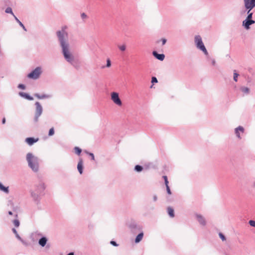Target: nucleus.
Listing matches in <instances>:
<instances>
[{
  "mask_svg": "<svg viewBox=\"0 0 255 255\" xmlns=\"http://www.w3.org/2000/svg\"><path fill=\"white\" fill-rule=\"evenodd\" d=\"M67 28L68 26L67 25H64L61 27L60 30L57 31L56 34L62 47L64 58L68 62H71L73 60V57L69 51Z\"/></svg>",
  "mask_w": 255,
  "mask_h": 255,
  "instance_id": "1",
  "label": "nucleus"
},
{
  "mask_svg": "<svg viewBox=\"0 0 255 255\" xmlns=\"http://www.w3.org/2000/svg\"><path fill=\"white\" fill-rule=\"evenodd\" d=\"M26 159L29 166L34 171H37L38 168L37 160L31 153H28L26 155Z\"/></svg>",
  "mask_w": 255,
  "mask_h": 255,
  "instance_id": "2",
  "label": "nucleus"
},
{
  "mask_svg": "<svg viewBox=\"0 0 255 255\" xmlns=\"http://www.w3.org/2000/svg\"><path fill=\"white\" fill-rule=\"evenodd\" d=\"M195 42L197 47L201 50L206 55L208 54V52L202 42L201 37L199 35H197L195 37Z\"/></svg>",
  "mask_w": 255,
  "mask_h": 255,
  "instance_id": "3",
  "label": "nucleus"
},
{
  "mask_svg": "<svg viewBox=\"0 0 255 255\" xmlns=\"http://www.w3.org/2000/svg\"><path fill=\"white\" fill-rule=\"evenodd\" d=\"M41 73V68L37 67L33 71L30 72L27 77L30 79H36L39 78Z\"/></svg>",
  "mask_w": 255,
  "mask_h": 255,
  "instance_id": "4",
  "label": "nucleus"
},
{
  "mask_svg": "<svg viewBox=\"0 0 255 255\" xmlns=\"http://www.w3.org/2000/svg\"><path fill=\"white\" fill-rule=\"evenodd\" d=\"M112 101L117 106H121L122 102L121 100L119 94L117 92H113L111 94Z\"/></svg>",
  "mask_w": 255,
  "mask_h": 255,
  "instance_id": "5",
  "label": "nucleus"
},
{
  "mask_svg": "<svg viewBox=\"0 0 255 255\" xmlns=\"http://www.w3.org/2000/svg\"><path fill=\"white\" fill-rule=\"evenodd\" d=\"M36 111L34 120L36 122H38V118L42 114V107L39 102H36Z\"/></svg>",
  "mask_w": 255,
  "mask_h": 255,
  "instance_id": "6",
  "label": "nucleus"
},
{
  "mask_svg": "<svg viewBox=\"0 0 255 255\" xmlns=\"http://www.w3.org/2000/svg\"><path fill=\"white\" fill-rule=\"evenodd\" d=\"M245 7L249 9L248 13L255 7V0H244Z\"/></svg>",
  "mask_w": 255,
  "mask_h": 255,
  "instance_id": "7",
  "label": "nucleus"
},
{
  "mask_svg": "<svg viewBox=\"0 0 255 255\" xmlns=\"http://www.w3.org/2000/svg\"><path fill=\"white\" fill-rule=\"evenodd\" d=\"M38 140H39L38 138H34L33 137H27L25 139V141L28 145H31L34 143L38 141Z\"/></svg>",
  "mask_w": 255,
  "mask_h": 255,
  "instance_id": "8",
  "label": "nucleus"
},
{
  "mask_svg": "<svg viewBox=\"0 0 255 255\" xmlns=\"http://www.w3.org/2000/svg\"><path fill=\"white\" fill-rule=\"evenodd\" d=\"M244 128L241 126L236 128V130H235L236 134L237 136L239 138H241L240 134L241 133L243 134L244 133Z\"/></svg>",
  "mask_w": 255,
  "mask_h": 255,
  "instance_id": "9",
  "label": "nucleus"
},
{
  "mask_svg": "<svg viewBox=\"0 0 255 255\" xmlns=\"http://www.w3.org/2000/svg\"><path fill=\"white\" fill-rule=\"evenodd\" d=\"M255 22V21L253 20H245L243 21V25L246 29H248L250 28L249 26Z\"/></svg>",
  "mask_w": 255,
  "mask_h": 255,
  "instance_id": "10",
  "label": "nucleus"
},
{
  "mask_svg": "<svg viewBox=\"0 0 255 255\" xmlns=\"http://www.w3.org/2000/svg\"><path fill=\"white\" fill-rule=\"evenodd\" d=\"M198 222L202 225L204 226L206 224V221L205 219L201 215L197 214L196 215Z\"/></svg>",
  "mask_w": 255,
  "mask_h": 255,
  "instance_id": "11",
  "label": "nucleus"
},
{
  "mask_svg": "<svg viewBox=\"0 0 255 255\" xmlns=\"http://www.w3.org/2000/svg\"><path fill=\"white\" fill-rule=\"evenodd\" d=\"M83 160L81 158L79 159V161L77 165V169L81 174L83 173Z\"/></svg>",
  "mask_w": 255,
  "mask_h": 255,
  "instance_id": "12",
  "label": "nucleus"
},
{
  "mask_svg": "<svg viewBox=\"0 0 255 255\" xmlns=\"http://www.w3.org/2000/svg\"><path fill=\"white\" fill-rule=\"evenodd\" d=\"M153 55L158 60L162 61L165 57V56L163 54H158L156 51L153 52Z\"/></svg>",
  "mask_w": 255,
  "mask_h": 255,
  "instance_id": "13",
  "label": "nucleus"
},
{
  "mask_svg": "<svg viewBox=\"0 0 255 255\" xmlns=\"http://www.w3.org/2000/svg\"><path fill=\"white\" fill-rule=\"evenodd\" d=\"M47 239L45 237H43L41 238L39 241V244L40 245H41L42 247L45 246V245L46 244Z\"/></svg>",
  "mask_w": 255,
  "mask_h": 255,
  "instance_id": "14",
  "label": "nucleus"
},
{
  "mask_svg": "<svg viewBox=\"0 0 255 255\" xmlns=\"http://www.w3.org/2000/svg\"><path fill=\"white\" fill-rule=\"evenodd\" d=\"M143 233H141L140 234H139L137 237H136L135 238V242L136 243H139L143 238Z\"/></svg>",
  "mask_w": 255,
  "mask_h": 255,
  "instance_id": "15",
  "label": "nucleus"
},
{
  "mask_svg": "<svg viewBox=\"0 0 255 255\" xmlns=\"http://www.w3.org/2000/svg\"><path fill=\"white\" fill-rule=\"evenodd\" d=\"M167 211H168V215L171 217L173 218L174 217V210L172 208L168 207L167 208Z\"/></svg>",
  "mask_w": 255,
  "mask_h": 255,
  "instance_id": "16",
  "label": "nucleus"
},
{
  "mask_svg": "<svg viewBox=\"0 0 255 255\" xmlns=\"http://www.w3.org/2000/svg\"><path fill=\"white\" fill-rule=\"evenodd\" d=\"M14 19L16 20V21L18 23V24L20 25L21 27H22V28L25 30L26 31V29L24 26V25L19 21V20L15 16V15H14Z\"/></svg>",
  "mask_w": 255,
  "mask_h": 255,
  "instance_id": "17",
  "label": "nucleus"
},
{
  "mask_svg": "<svg viewBox=\"0 0 255 255\" xmlns=\"http://www.w3.org/2000/svg\"><path fill=\"white\" fill-rule=\"evenodd\" d=\"M35 96L38 99H39L47 98L49 97V96L48 95H39V94H35Z\"/></svg>",
  "mask_w": 255,
  "mask_h": 255,
  "instance_id": "18",
  "label": "nucleus"
},
{
  "mask_svg": "<svg viewBox=\"0 0 255 255\" xmlns=\"http://www.w3.org/2000/svg\"><path fill=\"white\" fill-rule=\"evenodd\" d=\"M20 95L24 97H25V98L28 99V100H31L33 99V98L32 97H30L29 96H28L27 94L26 93H20Z\"/></svg>",
  "mask_w": 255,
  "mask_h": 255,
  "instance_id": "19",
  "label": "nucleus"
},
{
  "mask_svg": "<svg viewBox=\"0 0 255 255\" xmlns=\"http://www.w3.org/2000/svg\"><path fill=\"white\" fill-rule=\"evenodd\" d=\"M241 91L246 94H248L250 91V89L248 87H243L241 88Z\"/></svg>",
  "mask_w": 255,
  "mask_h": 255,
  "instance_id": "20",
  "label": "nucleus"
},
{
  "mask_svg": "<svg viewBox=\"0 0 255 255\" xmlns=\"http://www.w3.org/2000/svg\"><path fill=\"white\" fill-rule=\"evenodd\" d=\"M0 189L5 192L7 193L8 190V188L4 187L1 183H0Z\"/></svg>",
  "mask_w": 255,
  "mask_h": 255,
  "instance_id": "21",
  "label": "nucleus"
},
{
  "mask_svg": "<svg viewBox=\"0 0 255 255\" xmlns=\"http://www.w3.org/2000/svg\"><path fill=\"white\" fill-rule=\"evenodd\" d=\"M5 12H6V13H10V14H11L13 16H14V15H15L13 14V12H12V9H11L10 7H7V8H6V9H5Z\"/></svg>",
  "mask_w": 255,
  "mask_h": 255,
  "instance_id": "22",
  "label": "nucleus"
},
{
  "mask_svg": "<svg viewBox=\"0 0 255 255\" xmlns=\"http://www.w3.org/2000/svg\"><path fill=\"white\" fill-rule=\"evenodd\" d=\"M75 152L78 155H80L81 152V149L78 147H75L74 148Z\"/></svg>",
  "mask_w": 255,
  "mask_h": 255,
  "instance_id": "23",
  "label": "nucleus"
},
{
  "mask_svg": "<svg viewBox=\"0 0 255 255\" xmlns=\"http://www.w3.org/2000/svg\"><path fill=\"white\" fill-rule=\"evenodd\" d=\"M135 170L137 171V172H140L141 171H142L143 168L142 166H140V165H137L135 166V168H134Z\"/></svg>",
  "mask_w": 255,
  "mask_h": 255,
  "instance_id": "24",
  "label": "nucleus"
},
{
  "mask_svg": "<svg viewBox=\"0 0 255 255\" xmlns=\"http://www.w3.org/2000/svg\"><path fill=\"white\" fill-rule=\"evenodd\" d=\"M54 134V129L53 128H51L49 129L48 135L49 136H52Z\"/></svg>",
  "mask_w": 255,
  "mask_h": 255,
  "instance_id": "25",
  "label": "nucleus"
},
{
  "mask_svg": "<svg viewBox=\"0 0 255 255\" xmlns=\"http://www.w3.org/2000/svg\"><path fill=\"white\" fill-rule=\"evenodd\" d=\"M239 76V74H237L236 72V71H234V80H235V81L237 82L238 81V77Z\"/></svg>",
  "mask_w": 255,
  "mask_h": 255,
  "instance_id": "26",
  "label": "nucleus"
},
{
  "mask_svg": "<svg viewBox=\"0 0 255 255\" xmlns=\"http://www.w3.org/2000/svg\"><path fill=\"white\" fill-rule=\"evenodd\" d=\"M119 48L122 51H125L126 49V46L125 45H122L119 46Z\"/></svg>",
  "mask_w": 255,
  "mask_h": 255,
  "instance_id": "27",
  "label": "nucleus"
},
{
  "mask_svg": "<svg viewBox=\"0 0 255 255\" xmlns=\"http://www.w3.org/2000/svg\"><path fill=\"white\" fill-rule=\"evenodd\" d=\"M163 178L164 180V182H165L166 186H168V179H167V177L166 176H163Z\"/></svg>",
  "mask_w": 255,
  "mask_h": 255,
  "instance_id": "28",
  "label": "nucleus"
},
{
  "mask_svg": "<svg viewBox=\"0 0 255 255\" xmlns=\"http://www.w3.org/2000/svg\"><path fill=\"white\" fill-rule=\"evenodd\" d=\"M13 224L16 227H18L19 226V222L17 220H15L13 221Z\"/></svg>",
  "mask_w": 255,
  "mask_h": 255,
  "instance_id": "29",
  "label": "nucleus"
},
{
  "mask_svg": "<svg viewBox=\"0 0 255 255\" xmlns=\"http://www.w3.org/2000/svg\"><path fill=\"white\" fill-rule=\"evenodd\" d=\"M250 225L252 226L255 227V221L253 220H250L249 221Z\"/></svg>",
  "mask_w": 255,
  "mask_h": 255,
  "instance_id": "30",
  "label": "nucleus"
},
{
  "mask_svg": "<svg viewBox=\"0 0 255 255\" xmlns=\"http://www.w3.org/2000/svg\"><path fill=\"white\" fill-rule=\"evenodd\" d=\"M111 66V63L110 59H108L107 60V67H110Z\"/></svg>",
  "mask_w": 255,
  "mask_h": 255,
  "instance_id": "31",
  "label": "nucleus"
},
{
  "mask_svg": "<svg viewBox=\"0 0 255 255\" xmlns=\"http://www.w3.org/2000/svg\"><path fill=\"white\" fill-rule=\"evenodd\" d=\"M219 236L223 241L226 240L225 237L222 233L219 234Z\"/></svg>",
  "mask_w": 255,
  "mask_h": 255,
  "instance_id": "32",
  "label": "nucleus"
},
{
  "mask_svg": "<svg viewBox=\"0 0 255 255\" xmlns=\"http://www.w3.org/2000/svg\"><path fill=\"white\" fill-rule=\"evenodd\" d=\"M81 16L82 19H86L87 17V16L86 14L85 13H82L81 14Z\"/></svg>",
  "mask_w": 255,
  "mask_h": 255,
  "instance_id": "33",
  "label": "nucleus"
},
{
  "mask_svg": "<svg viewBox=\"0 0 255 255\" xmlns=\"http://www.w3.org/2000/svg\"><path fill=\"white\" fill-rule=\"evenodd\" d=\"M248 16L247 17V20H251V19L252 18V15H253V13H248Z\"/></svg>",
  "mask_w": 255,
  "mask_h": 255,
  "instance_id": "34",
  "label": "nucleus"
},
{
  "mask_svg": "<svg viewBox=\"0 0 255 255\" xmlns=\"http://www.w3.org/2000/svg\"><path fill=\"white\" fill-rule=\"evenodd\" d=\"M151 82L154 83H157V80L156 79V77H153L152 78V79H151Z\"/></svg>",
  "mask_w": 255,
  "mask_h": 255,
  "instance_id": "35",
  "label": "nucleus"
},
{
  "mask_svg": "<svg viewBox=\"0 0 255 255\" xmlns=\"http://www.w3.org/2000/svg\"><path fill=\"white\" fill-rule=\"evenodd\" d=\"M166 190H167V192L168 194L170 195L171 194V192L170 191L169 186H166Z\"/></svg>",
  "mask_w": 255,
  "mask_h": 255,
  "instance_id": "36",
  "label": "nucleus"
},
{
  "mask_svg": "<svg viewBox=\"0 0 255 255\" xmlns=\"http://www.w3.org/2000/svg\"><path fill=\"white\" fill-rule=\"evenodd\" d=\"M89 154L91 157L92 159L93 160H95V157H94V154L92 153H89Z\"/></svg>",
  "mask_w": 255,
  "mask_h": 255,
  "instance_id": "37",
  "label": "nucleus"
},
{
  "mask_svg": "<svg viewBox=\"0 0 255 255\" xmlns=\"http://www.w3.org/2000/svg\"><path fill=\"white\" fill-rule=\"evenodd\" d=\"M18 87L19 88L22 89H25V86L24 85H22V84H19L18 85Z\"/></svg>",
  "mask_w": 255,
  "mask_h": 255,
  "instance_id": "38",
  "label": "nucleus"
},
{
  "mask_svg": "<svg viewBox=\"0 0 255 255\" xmlns=\"http://www.w3.org/2000/svg\"><path fill=\"white\" fill-rule=\"evenodd\" d=\"M162 45H164L166 42V40L165 38H162L161 39Z\"/></svg>",
  "mask_w": 255,
  "mask_h": 255,
  "instance_id": "39",
  "label": "nucleus"
},
{
  "mask_svg": "<svg viewBox=\"0 0 255 255\" xmlns=\"http://www.w3.org/2000/svg\"><path fill=\"white\" fill-rule=\"evenodd\" d=\"M111 244L115 246H117L118 245L117 244V243L115 242V241H111Z\"/></svg>",
  "mask_w": 255,
  "mask_h": 255,
  "instance_id": "40",
  "label": "nucleus"
},
{
  "mask_svg": "<svg viewBox=\"0 0 255 255\" xmlns=\"http://www.w3.org/2000/svg\"><path fill=\"white\" fill-rule=\"evenodd\" d=\"M5 122H6V120H5V118H3L2 120V124H4L5 123Z\"/></svg>",
  "mask_w": 255,
  "mask_h": 255,
  "instance_id": "41",
  "label": "nucleus"
},
{
  "mask_svg": "<svg viewBox=\"0 0 255 255\" xmlns=\"http://www.w3.org/2000/svg\"><path fill=\"white\" fill-rule=\"evenodd\" d=\"M12 231L14 234H17V231H16V230L15 229H13Z\"/></svg>",
  "mask_w": 255,
  "mask_h": 255,
  "instance_id": "42",
  "label": "nucleus"
},
{
  "mask_svg": "<svg viewBox=\"0 0 255 255\" xmlns=\"http://www.w3.org/2000/svg\"><path fill=\"white\" fill-rule=\"evenodd\" d=\"M8 214L10 215H12V213L11 211H9L8 212Z\"/></svg>",
  "mask_w": 255,
  "mask_h": 255,
  "instance_id": "43",
  "label": "nucleus"
},
{
  "mask_svg": "<svg viewBox=\"0 0 255 255\" xmlns=\"http://www.w3.org/2000/svg\"><path fill=\"white\" fill-rule=\"evenodd\" d=\"M67 255H74V253H70Z\"/></svg>",
  "mask_w": 255,
  "mask_h": 255,
  "instance_id": "44",
  "label": "nucleus"
}]
</instances>
